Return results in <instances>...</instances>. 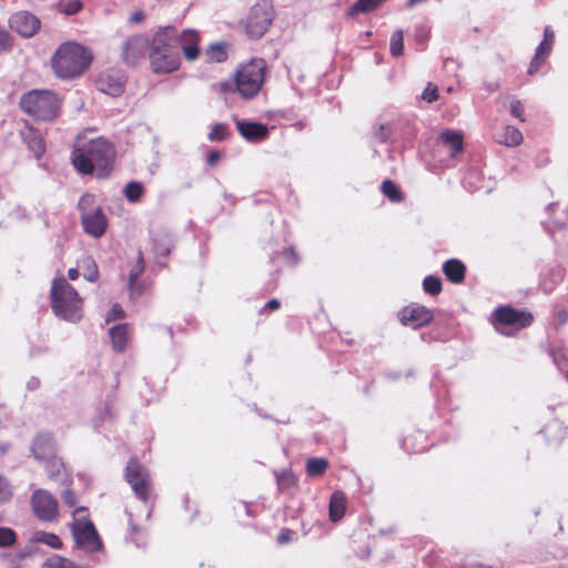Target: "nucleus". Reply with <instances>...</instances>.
Masks as SVG:
<instances>
[{"instance_id":"nucleus-63","label":"nucleus","mask_w":568,"mask_h":568,"mask_svg":"<svg viewBox=\"0 0 568 568\" xmlns=\"http://www.w3.org/2000/svg\"><path fill=\"white\" fill-rule=\"evenodd\" d=\"M552 39H554L552 31H550L549 27H546L545 31H544V41H546V42L551 44Z\"/></svg>"},{"instance_id":"nucleus-18","label":"nucleus","mask_w":568,"mask_h":568,"mask_svg":"<svg viewBox=\"0 0 568 568\" xmlns=\"http://www.w3.org/2000/svg\"><path fill=\"white\" fill-rule=\"evenodd\" d=\"M149 39L143 36L130 37L123 45V60L126 64L134 65L140 59H142L148 49Z\"/></svg>"},{"instance_id":"nucleus-33","label":"nucleus","mask_w":568,"mask_h":568,"mask_svg":"<svg viewBox=\"0 0 568 568\" xmlns=\"http://www.w3.org/2000/svg\"><path fill=\"white\" fill-rule=\"evenodd\" d=\"M79 268L82 270V275L87 281H89L91 283H94L98 281L99 270H98V266L92 257H90V256L83 257L79 262Z\"/></svg>"},{"instance_id":"nucleus-26","label":"nucleus","mask_w":568,"mask_h":568,"mask_svg":"<svg viewBox=\"0 0 568 568\" xmlns=\"http://www.w3.org/2000/svg\"><path fill=\"white\" fill-rule=\"evenodd\" d=\"M112 347L116 353H122L128 344V324L114 325L109 331Z\"/></svg>"},{"instance_id":"nucleus-20","label":"nucleus","mask_w":568,"mask_h":568,"mask_svg":"<svg viewBox=\"0 0 568 568\" xmlns=\"http://www.w3.org/2000/svg\"><path fill=\"white\" fill-rule=\"evenodd\" d=\"M42 462L44 463L47 475L51 480L65 486L72 484L71 473L68 471L64 463L58 458L55 454Z\"/></svg>"},{"instance_id":"nucleus-11","label":"nucleus","mask_w":568,"mask_h":568,"mask_svg":"<svg viewBox=\"0 0 568 568\" xmlns=\"http://www.w3.org/2000/svg\"><path fill=\"white\" fill-rule=\"evenodd\" d=\"M33 515L42 523H54L59 519L58 499L47 489L37 488L30 497Z\"/></svg>"},{"instance_id":"nucleus-47","label":"nucleus","mask_w":568,"mask_h":568,"mask_svg":"<svg viewBox=\"0 0 568 568\" xmlns=\"http://www.w3.org/2000/svg\"><path fill=\"white\" fill-rule=\"evenodd\" d=\"M12 496L9 481L0 475V504L8 501Z\"/></svg>"},{"instance_id":"nucleus-59","label":"nucleus","mask_w":568,"mask_h":568,"mask_svg":"<svg viewBox=\"0 0 568 568\" xmlns=\"http://www.w3.org/2000/svg\"><path fill=\"white\" fill-rule=\"evenodd\" d=\"M220 159V153L217 151H211L207 154V163L210 165H214Z\"/></svg>"},{"instance_id":"nucleus-23","label":"nucleus","mask_w":568,"mask_h":568,"mask_svg":"<svg viewBox=\"0 0 568 568\" xmlns=\"http://www.w3.org/2000/svg\"><path fill=\"white\" fill-rule=\"evenodd\" d=\"M32 454L38 460H45L55 454V446L51 435L39 434L32 444Z\"/></svg>"},{"instance_id":"nucleus-54","label":"nucleus","mask_w":568,"mask_h":568,"mask_svg":"<svg viewBox=\"0 0 568 568\" xmlns=\"http://www.w3.org/2000/svg\"><path fill=\"white\" fill-rule=\"evenodd\" d=\"M551 356H552V361L556 364V366L559 369H562L561 368V363H564L566 361L565 355L560 351H555L554 349L552 353H551Z\"/></svg>"},{"instance_id":"nucleus-22","label":"nucleus","mask_w":568,"mask_h":568,"mask_svg":"<svg viewBox=\"0 0 568 568\" xmlns=\"http://www.w3.org/2000/svg\"><path fill=\"white\" fill-rule=\"evenodd\" d=\"M179 39V51L182 50L184 57L189 61H194L200 53L199 50V33L193 29L184 30L182 33H178Z\"/></svg>"},{"instance_id":"nucleus-61","label":"nucleus","mask_w":568,"mask_h":568,"mask_svg":"<svg viewBox=\"0 0 568 568\" xmlns=\"http://www.w3.org/2000/svg\"><path fill=\"white\" fill-rule=\"evenodd\" d=\"M143 18H144V13H143L142 11H135V12L131 16L130 20H131L132 22H134V23H139V22H141V21L143 20Z\"/></svg>"},{"instance_id":"nucleus-27","label":"nucleus","mask_w":568,"mask_h":568,"mask_svg":"<svg viewBox=\"0 0 568 568\" xmlns=\"http://www.w3.org/2000/svg\"><path fill=\"white\" fill-rule=\"evenodd\" d=\"M143 271H144V260H143L142 253L140 252L139 256H138L136 264L130 271V274H129L128 287L130 291V295L132 297L134 295H140L142 293V286L138 282V280L141 276V274L143 273Z\"/></svg>"},{"instance_id":"nucleus-17","label":"nucleus","mask_w":568,"mask_h":568,"mask_svg":"<svg viewBox=\"0 0 568 568\" xmlns=\"http://www.w3.org/2000/svg\"><path fill=\"white\" fill-rule=\"evenodd\" d=\"M10 28L24 38L32 37L40 27V20L29 11H18L9 19Z\"/></svg>"},{"instance_id":"nucleus-43","label":"nucleus","mask_w":568,"mask_h":568,"mask_svg":"<svg viewBox=\"0 0 568 568\" xmlns=\"http://www.w3.org/2000/svg\"><path fill=\"white\" fill-rule=\"evenodd\" d=\"M229 126L224 123H216L212 126L207 139L210 141H223L229 135Z\"/></svg>"},{"instance_id":"nucleus-19","label":"nucleus","mask_w":568,"mask_h":568,"mask_svg":"<svg viewBox=\"0 0 568 568\" xmlns=\"http://www.w3.org/2000/svg\"><path fill=\"white\" fill-rule=\"evenodd\" d=\"M152 250L156 258L166 257L174 246L173 234L165 229H156L150 232Z\"/></svg>"},{"instance_id":"nucleus-64","label":"nucleus","mask_w":568,"mask_h":568,"mask_svg":"<svg viewBox=\"0 0 568 568\" xmlns=\"http://www.w3.org/2000/svg\"><path fill=\"white\" fill-rule=\"evenodd\" d=\"M68 276H69V278H70V280H72V281L77 280V278H78V276H79V270H78V268H70V270L68 271Z\"/></svg>"},{"instance_id":"nucleus-15","label":"nucleus","mask_w":568,"mask_h":568,"mask_svg":"<svg viewBox=\"0 0 568 568\" xmlns=\"http://www.w3.org/2000/svg\"><path fill=\"white\" fill-rule=\"evenodd\" d=\"M240 135L250 143H260L267 139L270 129L266 124L244 119L233 118Z\"/></svg>"},{"instance_id":"nucleus-34","label":"nucleus","mask_w":568,"mask_h":568,"mask_svg":"<svg viewBox=\"0 0 568 568\" xmlns=\"http://www.w3.org/2000/svg\"><path fill=\"white\" fill-rule=\"evenodd\" d=\"M276 484L280 490H288L296 486L297 477L290 470L274 471Z\"/></svg>"},{"instance_id":"nucleus-55","label":"nucleus","mask_w":568,"mask_h":568,"mask_svg":"<svg viewBox=\"0 0 568 568\" xmlns=\"http://www.w3.org/2000/svg\"><path fill=\"white\" fill-rule=\"evenodd\" d=\"M556 318L559 325L566 324L568 322V312L566 310L559 311Z\"/></svg>"},{"instance_id":"nucleus-38","label":"nucleus","mask_w":568,"mask_h":568,"mask_svg":"<svg viewBox=\"0 0 568 568\" xmlns=\"http://www.w3.org/2000/svg\"><path fill=\"white\" fill-rule=\"evenodd\" d=\"M389 51L395 58L400 57L404 51V34L402 30H396L390 36Z\"/></svg>"},{"instance_id":"nucleus-50","label":"nucleus","mask_w":568,"mask_h":568,"mask_svg":"<svg viewBox=\"0 0 568 568\" xmlns=\"http://www.w3.org/2000/svg\"><path fill=\"white\" fill-rule=\"evenodd\" d=\"M438 98L437 88L428 83L422 93V99L428 103L436 101Z\"/></svg>"},{"instance_id":"nucleus-31","label":"nucleus","mask_w":568,"mask_h":568,"mask_svg":"<svg viewBox=\"0 0 568 568\" xmlns=\"http://www.w3.org/2000/svg\"><path fill=\"white\" fill-rule=\"evenodd\" d=\"M205 59L207 62L221 63L227 59V44L225 42L212 43L205 50Z\"/></svg>"},{"instance_id":"nucleus-46","label":"nucleus","mask_w":568,"mask_h":568,"mask_svg":"<svg viewBox=\"0 0 568 568\" xmlns=\"http://www.w3.org/2000/svg\"><path fill=\"white\" fill-rule=\"evenodd\" d=\"M61 499L65 506L74 509L77 508V494L71 488H69V486H67V488L62 491Z\"/></svg>"},{"instance_id":"nucleus-32","label":"nucleus","mask_w":568,"mask_h":568,"mask_svg":"<svg viewBox=\"0 0 568 568\" xmlns=\"http://www.w3.org/2000/svg\"><path fill=\"white\" fill-rule=\"evenodd\" d=\"M24 140L29 150L33 152L37 159L41 158L45 152L43 138L37 131L30 130L28 133H26Z\"/></svg>"},{"instance_id":"nucleus-49","label":"nucleus","mask_w":568,"mask_h":568,"mask_svg":"<svg viewBox=\"0 0 568 568\" xmlns=\"http://www.w3.org/2000/svg\"><path fill=\"white\" fill-rule=\"evenodd\" d=\"M125 316V312L123 311V308L121 307V305L119 304H114L110 311L106 313L105 315V322H112V321H115L118 318H123Z\"/></svg>"},{"instance_id":"nucleus-28","label":"nucleus","mask_w":568,"mask_h":568,"mask_svg":"<svg viewBox=\"0 0 568 568\" xmlns=\"http://www.w3.org/2000/svg\"><path fill=\"white\" fill-rule=\"evenodd\" d=\"M545 438L549 444H558L560 443L565 436L566 432L561 425V423L557 419L549 422L544 429L541 430Z\"/></svg>"},{"instance_id":"nucleus-24","label":"nucleus","mask_w":568,"mask_h":568,"mask_svg":"<svg viewBox=\"0 0 568 568\" xmlns=\"http://www.w3.org/2000/svg\"><path fill=\"white\" fill-rule=\"evenodd\" d=\"M346 509V496L341 490H335L331 498H329V505H328V515L329 519L333 523L339 521Z\"/></svg>"},{"instance_id":"nucleus-6","label":"nucleus","mask_w":568,"mask_h":568,"mask_svg":"<svg viewBox=\"0 0 568 568\" xmlns=\"http://www.w3.org/2000/svg\"><path fill=\"white\" fill-rule=\"evenodd\" d=\"M265 69L266 62L263 59H252L239 68L235 74V90L243 99H252L261 91Z\"/></svg>"},{"instance_id":"nucleus-25","label":"nucleus","mask_w":568,"mask_h":568,"mask_svg":"<svg viewBox=\"0 0 568 568\" xmlns=\"http://www.w3.org/2000/svg\"><path fill=\"white\" fill-rule=\"evenodd\" d=\"M443 272L452 283L459 284L465 280L466 266L462 261L450 258L443 264Z\"/></svg>"},{"instance_id":"nucleus-60","label":"nucleus","mask_w":568,"mask_h":568,"mask_svg":"<svg viewBox=\"0 0 568 568\" xmlns=\"http://www.w3.org/2000/svg\"><path fill=\"white\" fill-rule=\"evenodd\" d=\"M237 511H243L245 515L251 516L250 505L247 503L240 501L235 507Z\"/></svg>"},{"instance_id":"nucleus-16","label":"nucleus","mask_w":568,"mask_h":568,"mask_svg":"<svg viewBox=\"0 0 568 568\" xmlns=\"http://www.w3.org/2000/svg\"><path fill=\"white\" fill-rule=\"evenodd\" d=\"M125 77L119 70H108L100 74L97 80L99 91L111 95L119 97L124 92Z\"/></svg>"},{"instance_id":"nucleus-37","label":"nucleus","mask_w":568,"mask_h":568,"mask_svg":"<svg viewBox=\"0 0 568 568\" xmlns=\"http://www.w3.org/2000/svg\"><path fill=\"white\" fill-rule=\"evenodd\" d=\"M385 0H357L349 9V16H356L357 13H365L375 10Z\"/></svg>"},{"instance_id":"nucleus-58","label":"nucleus","mask_w":568,"mask_h":568,"mask_svg":"<svg viewBox=\"0 0 568 568\" xmlns=\"http://www.w3.org/2000/svg\"><path fill=\"white\" fill-rule=\"evenodd\" d=\"M39 386H40V381H39V378H37V377H31V378L27 382V388H28L29 390H36Z\"/></svg>"},{"instance_id":"nucleus-30","label":"nucleus","mask_w":568,"mask_h":568,"mask_svg":"<svg viewBox=\"0 0 568 568\" xmlns=\"http://www.w3.org/2000/svg\"><path fill=\"white\" fill-rule=\"evenodd\" d=\"M497 142L506 146H517L523 142V134L517 128L507 125L498 135Z\"/></svg>"},{"instance_id":"nucleus-7","label":"nucleus","mask_w":568,"mask_h":568,"mask_svg":"<svg viewBox=\"0 0 568 568\" xmlns=\"http://www.w3.org/2000/svg\"><path fill=\"white\" fill-rule=\"evenodd\" d=\"M416 129L407 116H395L374 126L373 136L382 143H407L415 138Z\"/></svg>"},{"instance_id":"nucleus-14","label":"nucleus","mask_w":568,"mask_h":568,"mask_svg":"<svg viewBox=\"0 0 568 568\" xmlns=\"http://www.w3.org/2000/svg\"><path fill=\"white\" fill-rule=\"evenodd\" d=\"M178 49L150 50V62L155 73H170L180 65Z\"/></svg>"},{"instance_id":"nucleus-9","label":"nucleus","mask_w":568,"mask_h":568,"mask_svg":"<svg viewBox=\"0 0 568 568\" xmlns=\"http://www.w3.org/2000/svg\"><path fill=\"white\" fill-rule=\"evenodd\" d=\"M532 320L531 313L516 310L510 305H500L490 314L491 325L505 336H513L514 331L529 326Z\"/></svg>"},{"instance_id":"nucleus-13","label":"nucleus","mask_w":568,"mask_h":568,"mask_svg":"<svg viewBox=\"0 0 568 568\" xmlns=\"http://www.w3.org/2000/svg\"><path fill=\"white\" fill-rule=\"evenodd\" d=\"M398 316L403 325L413 329H417L429 324L434 318V314L430 308L417 303H410L403 307L398 313Z\"/></svg>"},{"instance_id":"nucleus-36","label":"nucleus","mask_w":568,"mask_h":568,"mask_svg":"<svg viewBox=\"0 0 568 568\" xmlns=\"http://www.w3.org/2000/svg\"><path fill=\"white\" fill-rule=\"evenodd\" d=\"M382 193L393 203L403 201V193L392 180L383 181L381 185Z\"/></svg>"},{"instance_id":"nucleus-35","label":"nucleus","mask_w":568,"mask_h":568,"mask_svg":"<svg viewBox=\"0 0 568 568\" xmlns=\"http://www.w3.org/2000/svg\"><path fill=\"white\" fill-rule=\"evenodd\" d=\"M328 466L329 464L325 458L313 457L306 462V473L311 477H318L326 471Z\"/></svg>"},{"instance_id":"nucleus-40","label":"nucleus","mask_w":568,"mask_h":568,"mask_svg":"<svg viewBox=\"0 0 568 568\" xmlns=\"http://www.w3.org/2000/svg\"><path fill=\"white\" fill-rule=\"evenodd\" d=\"M442 281L438 276L428 275L423 281V290L425 293L436 296L442 292Z\"/></svg>"},{"instance_id":"nucleus-57","label":"nucleus","mask_w":568,"mask_h":568,"mask_svg":"<svg viewBox=\"0 0 568 568\" xmlns=\"http://www.w3.org/2000/svg\"><path fill=\"white\" fill-rule=\"evenodd\" d=\"M544 61L542 60H536V57L532 58L531 62H530V65H529V69H528V72L530 74L535 73L538 68L540 67V64L542 63Z\"/></svg>"},{"instance_id":"nucleus-44","label":"nucleus","mask_w":568,"mask_h":568,"mask_svg":"<svg viewBox=\"0 0 568 568\" xmlns=\"http://www.w3.org/2000/svg\"><path fill=\"white\" fill-rule=\"evenodd\" d=\"M71 559L53 555L49 557L41 566V568H69Z\"/></svg>"},{"instance_id":"nucleus-3","label":"nucleus","mask_w":568,"mask_h":568,"mask_svg":"<svg viewBox=\"0 0 568 568\" xmlns=\"http://www.w3.org/2000/svg\"><path fill=\"white\" fill-rule=\"evenodd\" d=\"M51 306L57 316L70 323L82 318V298L63 277L55 278L52 283Z\"/></svg>"},{"instance_id":"nucleus-51","label":"nucleus","mask_w":568,"mask_h":568,"mask_svg":"<svg viewBox=\"0 0 568 568\" xmlns=\"http://www.w3.org/2000/svg\"><path fill=\"white\" fill-rule=\"evenodd\" d=\"M550 49H551V44L542 40L536 49V53H535L536 60L540 59V60L545 61L546 57L550 52Z\"/></svg>"},{"instance_id":"nucleus-1","label":"nucleus","mask_w":568,"mask_h":568,"mask_svg":"<svg viewBox=\"0 0 568 568\" xmlns=\"http://www.w3.org/2000/svg\"><path fill=\"white\" fill-rule=\"evenodd\" d=\"M114 156L113 145L100 136L78 143L72 152V163L83 174L95 173L98 178H104L110 172Z\"/></svg>"},{"instance_id":"nucleus-10","label":"nucleus","mask_w":568,"mask_h":568,"mask_svg":"<svg viewBox=\"0 0 568 568\" xmlns=\"http://www.w3.org/2000/svg\"><path fill=\"white\" fill-rule=\"evenodd\" d=\"M274 18L273 6L267 0L256 2L244 20V29L250 38H261Z\"/></svg>"},{"instance_id":"nucleus-12","label":"nucleus","mask_w":568,"mask_h":568,"mask_svg":"<svg viewBox=\"0 0 568 568\" xmlns=\"http://www.w3.org/2000/svg\"><path fill=\"white\" fill-rule=\"evenodd\" d=\"M124 476L135 496L142 501H148L151 491V478L148 469L138 459L131 458L125 467Z\"/></svg>"},{"instance_id":"nucleus-56","label":"nucleus","mask_w":568,"mask_h":568,"mask_svg":"<svg viewBox=\"0 0 568 568\" xmlns=\"http://www.w3.org/2000/svg\"><path fill=\"white\" fill-rule=\"evenodd\" d=\"M291 539V531L290 530H282L280 535L277 536L278 544H285Z\"/></svg>"},{"instance_id":"nucleus-48","label":"nucleus","mask_w":568,"mask_h":568,"mask_svg":"<svg viewBox=\"0 0 568 568\" xmlns=\"http://www.w3.org/2000/svg\"><path fill=\"white\" fill-rule=\"evenodd\" d=\"M509 111L513 116L519 119L520 121H525L524 119V106L519 100L516 98H511L509 102Z\"/></svg>"},{"instance_id":"nucleus-41","label":"nucleus","mask_w":568,"mask_h":568,"mask_svg":"<svg viewBox=\"0 0 568 568\" xmlns=\"http://www.w3.org/2000/svg\"><path fill=\"white\" fill-rule=\"evenodd\" d=\"M36 540L38 542H42L53 549H61L62 548V541L59 538L58 535L53 532H37Z\"/></svg>"},{"instance_id":"nucleus-4","label":"nucleus","mask_w":568,"mask_h":568,"mask_svg":"<svg viewBox=\"0 0 568 568\" xmlns=\"http://www.w3.org/2000/svg\"><path fill=\"white\" fill-rule=\"evenodd\" d=\"M72 518L71 534L75 547L90 555L100 552L103 549V544L89 518L88 508L78 507L73 509Z\"/></svg>"},{"instance_id":"nucleus-45","label":"nucleus","mask_w":568,"mask_h":568,"mask_svg":"<svg viewBox=\"0 0 568 568\" xmlns=\"http://www.w3.org/2000/svg\"><path fill=\"white\" fill-rule=\"evenodd\" d=\"M17 535L13 529L9 527H0V548H6L14 545Z\"/></svg>"},{"instance_id":"nucleus-2","label":"nucleus","mask_w":568,"mask_h":568,"mask_svg":"<svg viewBox=\"0 0 568 568\" xmlns=\"http://www.w3.org/2000/svg\"><path fill=\"white\" fill-rule=\"evenodd\" d=\"M91 59V53L83 45L65 42L57 49L51 64L58 78L71 79L80 75L89 67Z\"/></svg>"},{"instance_id":"nucleus-42","label":"nucleus","mask_w":568,"mask_h":568,"mask_svg":"<svg viewBox=\"0 0 568 568\" xmlns=\"http://www.w3.org/2000/svg\"><path fill=\"white\" fill-rule=\"evenodd\" d=\"M83 4L80 0H67L64 2H60L59 12L65 16H73L81 11Z\"/></svg>"},{"instance_id":"nucleus-62","label":"nucleus","mask_w":568,"mask_h":568,"mask_svg":"<svg viewBox=\"0 0 568 568\" xmlns=\"http://www.w3.org/2000/svg\"><path fill=\"white\" fill-rule=\"evenodd\" d=\"M281 306V303L276 298H272L266 304H265V307L266 308H270V310H277L278 307Z\"/></svg>"},{"instance_id":"nucleus-5","label":"nucleus","mask_w":568,"mask_h":568,"mask_svg":"<svg viewBox=\"0 0 568 568\" xmlns=\"http://www.w3.org/2000/svg\"><path fill=\"white\" fill-rule=\"evenodd\" d=\"M61 100L50 90H31L20 99V108L37 120L51 121L60 111Z\"/></svg>"},{"instance_id":"nucleus-52","label":"nucleus","mask_w":568,"mask_h":568,"mask_svg":"<svg viewBox=\"0 0 568 568\" xmlns=\"http://www.w3.org/2000/svg\"><path fill=\"white\" fill-rule=\"evenodd\" d=\"M11 36L6 31L0 30V53L7 51L11 47Z\"/></svg>"},{"instance_id":"nucleus-29","label":"nucleus","mask_w":568,"mask_h":568,"mask_svg":"<svg viewBox=\"0 0 568 568\" xmlns=\"http://www.w3.org/2000/svg\"><path fill=\"white\" fill-rule=\"evenodd\" d=\"M438 139L443 143L450 146L453 156L463 151V135L460 132L454 130H445L442 132Z\"/></svg>"},{"instance_id":"nucleus-53","label":"nucleus","mask_w":568,"mask_h":568,"mask_svg":"<svg viewBox=\"0 0 568 568\" xmlns=\"http://www.w3.org/2000/svg\"><path fill=\"white\" fill-rule=\"evenodd\" d=\"M283 256L287 263L293 264V265L296 264L298 261L297 255L292 247L285 248L283 251Z\"/></svg>"},{"instance_id":"nucleus-21","label":"nucleus","mask_w":568,"mask_h":568,"mask_svg":"<svg viewBox=\"0 0 568 568\" xmlns=\"http://www.w3.org/2000/svg\"><path fill=\"white\" fill-rule=\"evenodd\" d=\"M149 45L150 50H156V48L160 50H179L178 30L172 26L160 28L158 32L154 34L152 42H149Z\"/></svg>"},{"instance_id":"nucleus-8","label":"nucleus","mask_w":568,"mask_h":568,"mask_svg":"<svg viewBox=\"0 0 568 568\" xmlns=\"http://www.w3.org/2000/svg\"><path fill=\"white\" fill-rule=\"evenodd\" d=\"M80 220L83 231L93 239L102 237L108 227V220L100 205L95 203V196L83 194L78 202Z\"/></svg>"},{"instance_id":"nucleus-39","label":"nucleus","mask_w":568,"mask_h":568,"mask_svg":"<svg viewBox=\"0 0 568 568\" xmlns=\"http://www.w3.org/2000/svg\"><path fill=\"white\" fill-rule=\"evenodd\" d=\"M143 184L136 181L129 182L124 187V195L129 202H138L143 194Z\"/></svg>"}]
</instances>
